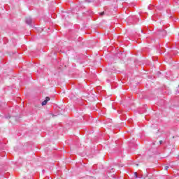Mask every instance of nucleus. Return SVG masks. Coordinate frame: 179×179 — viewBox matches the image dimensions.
<instances>
[{"label":"nucleus","instance_id":"nucleus-5","mask_svg":"<svg viewBox=\"0 0 179 179\" xmlns=\"http://www.w3.org/2000/svg\"><path fill=\"white\" fill-rule=\"evenodd\" d=\"M134 174H135L136 178H138V175L136 174V173H135Z\"/></svg>","mask_w":179,"mask_h":179},{"label":"nucleus","instance_id":"nucleus-2","mask_svg":"<svg viewBox=\"0 0 179 179\" xmlns=\"http://www.w3.org/2000/svg\"><path fill=\"white\" fill-rule=\"evenodd\" d=\"M48 101H50V97L47 96L45 98V100H44L42 103H41V105L42 106H46L47 105V103H48Z\"/></svg>","mask_w":179,"mask_h":179},{"label":"nucleus","instance_id":"nucleus-1","mask_svg":"<svg viewBox=\"0 0 179 179\" xmlns=\"http://www.w3.org/2000/svg\"><path fill=\"white\" fill-rule=\"evenodd\" d=\"M25 22L27 23V24H31V22H33V20L31 19V17H27L25 20Z\"/></svg>","mask_w":179,"mask_h":179},{"label":"nucleus","instance_id":"nucleus-7","mask_svg":"<svg viewBox=\"0 0 179 179\" xmlns=\"http://www.w3.org/2000/svg\"><path fill=\"white\" fill-rule=\"evenodd\" d=\"M159 143H160V145H162V143H163V141H159Z\"/></svg>","mask_w":179,"mask_h":179},{"label":"nucleus","instance_id":"nucleus-4","mask_svg":"<svg viewBox=\"0 0 179 179\" xmlns=\"http://www.w3.org/2000/svg\"><path fill=\"white\" fill-rule=\"evenodd\" d=\"M101 16H103L104 15V12L100 13Z\"/></svg>","mask_w":179,"mask_h":179},{"label":"nucleus","instance_id":"nucleus-3","mask_svg":"<svg viewBox=\"0 0 179 179\" xmlns=\"http://www.w3.org/2000/svg\"><path fill=\"white\" fill-rule=\"evenodd\" d=\"M161 33L162 34H166V31H162Z\"/></svg>","mask_w":179,"mask_h":179},{"label":"nucleus","instance_id":"nucleus-6","mask_svg":"<svg viewBox=\"0 0 179 179\" xmlns=\"http://www.w3.org/2000/svg\"><path fill=\"white\" fill-rule=\"evenodd\" d=\"M169 169V166H165V170H168Z\"/></svg>","mask_w":179,"mask_h":179}]
</instances>
